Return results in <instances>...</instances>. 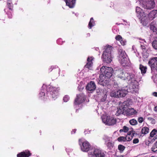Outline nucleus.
Here are the masks:
<instances>
[{"label":"nucleus","mask_w":157,"mask_h":157,"mask_svg":"<svg viewBox=\"0 0 157 157\" xmlns=\"http://www.w3.org/2000/svg\"><path fill=\"white\" fill-rule=\"evenodd\" d=\"M117 76L122 80H126L128 83L130 84V88L132 89L131 91H135L137 87L135 75L131 73H127L120 71H118Z\"/></svg>","instance_id":"f257e3e1"},{"label":"nucleus","mask_w":157,"mask_h":157,"mask_svg":"<svg viewBox=\"0 0 157 157\" xmlns=\"http://www.w3.org/2000/svg\"><path fill=\"white\" fill-rule=\"evenodd\" d=\"M100 71L102 74L100 75L99 83L103 86L106 85L112 75L113 70L111 67L103 66L100 69Z\"/></svg>","instance_id":"f03ea898"},{"label":"nucleus","mask_w":157,"mask_h":157,"mask_svg":"<svg viewBox=\"0 0 157 157\" xmlns=\"http://www.w3.org/2000/svg\"><path fill=\"white\" fill-rule=\"evenodd\" d=\"M132 90V89L130 88V87H129V89H128L127 86L125 87H123L119 89L118 90L112 91L110 94V96L111 97L117 98L124 97L126 95L128 92H133L136 91V89L135 91H131Z\"/></svg>","instance_id":"7ed1b4c3"},{"label":"nucleus","mask_w":157,"mask_h":157,"mask_svg":"<svg viewBox=\"0 0 157 157\" xmlns=\"http://www.w3.org/2000/svg\"><path fill=\"white\" fill-rule=\"evenodd\" d=\"M105 50L104 51L102 57L103 60L106 63H109L112 61L111 52L113 48L111 46L108 45L105 47Z\"/></svg>","instance_id":"20e7f679"},{"label":"nucleus","mask_w":157,"mask_h":157,"mask_svg":"<svg viewBox=\"0 0 157 157\" xmlns=\"http://www.w3.org/2000/svg\"><path fill=\"white\" fill-rule=\"evenodd\" d=\"M156 13L153 10L151 11L146 17L144 15L143 19H141V23L144 26L147 25L148 23L151 21L153 20L155 17Z\"/></svg>","instance_id":"39448f33"},{"label":"nucleus","mask_w":157,"mask_h":157,"mask_svg":"<svg viewBox=\"0 0 157 157\" xmlns=\"http://www.w3.org/2000/svg\"><path fill=\"white\" fill-rule=\"evenodd\" d=\"M78 143L80 146L81 150L83 151L87 152L89 151L90 147V144L87 141L83 142L81 139H79L78 141Z\"/></svg>","instance_id":"423d86ee"},{"label":"nucleus","mask_w":157,"mask_h":157,"mask_svg":"<svg viewBox=\"0 0 157 157\" xmlns=\"http://www.w3.org/2000/svg\"><path fill=\"white\" fill-rule=\"evenodd\" d=\"M59 90V87L56 88L52 87L49 88V94L51 95L52 98L54 100L57 98Z\"/></svg>","instance_id":"0eeeda50"},{"label":"nucleus","mask_w":157,"mask_h":157,"mask_svg":"<svg viewBox=\"0 0 157 157\" xmlns=\"http://www.w3.org/2000/svg\"><path fill=\"white\" fill-rule=\"evenodd\" d=\"M148 64L152 71H157V57H155L149 60Z\"/></svg>","instance_id":"6e6552de"},{"label":"nucleus","mask_w":157,"mask_h":157,"mask_svg":"<svg viewBox=\"0 0 157 157\" xmlns=\"http://www.w3.org/2000/svg\"><path fill=\"white\" fill-rule=\"evenodd\" d=\"M85 95L82 93L77 94L76 98L75 100L74 104L78 105L83 102L85 99Z\"/></svg>","instance_id":"1a4fd4ad"},{"label":"nucleus","mask_w":157,"mask_h":157,"mask_svg":"<svg viewBox=\"0 0 157 157\" xmlns=\"http://www.w3.org/2000/svg\"><path fill=\"white\" fill-rule=\"evenodd\" d=\"M142 6L144 8L147 9L151 10L154 8L155 6V3L154 0H148L147 1L145 4H143Z\"/></svg>","instance_id":"9d476101"},{"label":"nucleus","mask_w":157,"mask_h":157,"mask_svg":"<svg viewBox=\"0 0 157 157\" xmlns=\"http://www.w3.org/2000/svg\"><path fill=\"white\" fill-rule=\"evenodd\" d=\"M103 121L106 124L109 125H113L116 123V119L113 117L110 116H107L106 118L102 119Z\"/></svg>","instance_id":"9b49d317"},{"label":"nucleus","mask_w":157,"mask_h":157,"mask_svg":"<svg viewBox=\"0 0 157 157\" xmlns=\"http://www.w3.org/2000/svg\"><path fill=\"white\" fill-rule=\"evenodd\" d=\"M131 102H132L130 100H128L127 101H124L120 105V107L122 109L124 113H125L129 109L128 107L129 106V104L128 103Z\"/></svg>","instance_id":"f8f14e48"},{"label":"nucleus","mask_w":157,"mask_h":157,"mask_svg":"<svg viewBox=\"0 0 157 157\" xmlns=\"http://www.w3.org/2000/svg\"><path fill=\"white\" fill-rule=\"evenodd\" d=\"M92 157H105V155L101 150L95 149L92 154Z\"/></svg>","instance_id":"ddd939ff"},{"label":"nucleus","mask_w":157,"mask_h":157,"mask_svg":"<svg viewBox=\"0 0 157 157\" xmlns=\"http://www.w3.org/2000/svg\"><path fill=\"white\" fill-rule=\"evenodd\" d=\"M136 12L137 13V17L139 19H141H141H143V17H144L145 14L143 10L140 7H136Z\"/></svg>","instance_id":"4468645a"},{"label":"nucleus","mask_w":157,"mask_h":157,"mask_svg":"<svg viewBox=\"0 0 157 157\" xmlns=\"http://www.w3.org/2000/svg\"><path fill=\"white\" fill-rule=\"evenodd\" d=\"M96 88L95 84L94 82L92 81L88 83L86 86V89L90 91L94 90Z\"/></svg>","instance_id":"2eb2a0df"},{"label":"nucleus","mask_w":157,"mask_h":157,"mask_svg":"<svg viewBox=\"0 0 157 157\" xmlns=\"http://www.w3.org/2000/svg\"><path fill=\"white\" fill-rule=\"evenodd\" d=\"M31 155V153L30 151L27 150L18 153L17 156V157H29Z\"/></svg>","instance_id":"dca6fc26"},{"label":"nucleus","mask_w":157,"mask_h":157,"mask_svg":"<svg viewBox=\"0 0 157 157\" xmlns=\"http://www.w3.org/2000/svg\"><path fill=\"white\" fill-rule=\"evenodd\" d=\"M135 133V131L133 130H132L128 132L127 135L125 137L126 141H130L132 139L133 136H134Z\"/></svg>","instance_id":"f3484780"},{"label":"nucleus","mask_w":157,"mask_h":157,"mask_svg":"<svg viewBox=\"0 0 157 157\" xmlns=\"http://www.w3.org/2000/svg\"><path fill=\"white\" fill-rule=\"evenodd\" d=\"M94 58L92 57H88L87 61V63L84 66L85 68L90 69L91 67L93 64L92 61L93 60Z\"/></svg>","instance_id":"a211bd4d"},{"label":"nucleus","mask_w":157,"mask_h":157,"mask_svg":"<svg viewBox=\"0 0 157 157\" xmlns=\"http://www.w3.org/2000/svg\"><path fill=\"white\" fill-rule=\"evenodd\" d=\"M66 5L70 8H73L75 5L76 0H64Z\"/></svg>","instance_id":"6ab92c4d"},{"label":"nucleus","mask_w":157,"mask_h":157,"mask_svg":"<svg viewBox=\"0 0 157 157\" xmlns=\"http://www.w3.org/2000/svg\"><path fill=\"white\" fill-rule=\"evenodd\" d=\"M137 113V112L134 109L129 108L126 112L125 113L129 116H131Z\"/></svg>","instance_id":"aec40b11"},{"label":"nucleus","mask_w":157,"mask_h":157,"mask_svg":"<svg viewBox=\"0 0 157 157\" xmlns=\"http://www.w3.org/2000/svg\"><path fill=\"white\" fill-rule=\"evenodd\" d=\"M118 54L119 55V59L127 56V55L125 52L122 49L119 50Z\"/></svg>","instance_id":"412c9836"},{"label":"nucleus","mask_w":157,"mask_h":157,"mask_svg":"<svg viewBox=\"0 0 157 157\" xmlns=\"http://www.w3.org/2000/svg\"><path fill=\"white\" fill-rule=\"evenodd\" d=\"M120 60L121 63L123 66H125L128 63V59L127 56L121 58L119 59Z\"/></svg>","instance_id":"4be33fe9"},{"label":"nucleus","mask_w":157,"mask_h":157,"mask_svg":"<svg viewBox=\"0 0 157 157\" xmlns=\"http://www.w3.org/2000/svg\"><path fill=\"white\" fill-rule=\"evenodd\" d=\"M139 68L141 70V73L142 74L146 73L147 71V67L146 66H144L141 64L140 65Z\"/></svg>","instance_id":"5701e85b"},{"label":"nucleus","mask_w":157,"mask_h":157,"mask_svg":"<svg viewBox=\"0 0 157 157\" xmlns=\"http://www.w3.org/2000/svg\"><path fill=\"white\" fill-rule=\"evenodd\" d=\"M95 25V21L93 17L91 18L88 24V28L91 29Z\"/></svg>","instance_id":"b1692460"},{"label":"nucleus","mask_w":157,"mask_h":157,"mask_svg":"<svg viewBox=\"0 0 157 157\" xmlns=\"http://www.w3.org/2000/svg\"><path fill=\"white\" fill-rule=\"evenodd\" d=\"M149 132V128L147 127H144L142 128L141 133L142 134L145 135Z\"/></svg>","instance_id":"393cba45"},{"label":"nucleus","mask_w":157,"mask_h":157,"mask_svg":"<svg viewBox=\"0 0 157 157\" xmlns=\"http://www.w3.org/2000/svg\"><path fill=\"white\" fill-rule=\"evenodd\" d=\"M124 113V112L120 106L119 108H117V110L115 114L116 116H118L121 114H123Z\"/></svg>","instance_id":"a878e982"},{"label":"nucleus","mask_w":157,"mask_h":157,"mask_svg":"<svg viewBox=\"0 0 157 157\" xmlns=\"http://www.w3.org/2000/svg\"><path fill=\"white\" fill-rule=\"evenodd\" d=\"M56 69L57 72H58L59 71V69L58 68L57 66H52L51 67L48 69V71L50 72L53 70Z\"/></svg>","instance_id":"bb28decb"},{"label":"nucleus","mask_w":157,"mask_h":157,"mask_svg":"<svg viewBox=\"0 0 157 157\" xmlns=\"http://www.w3.org/2000/svg\"><path fill=\"white\" fill-rule=\"evenodd\" d=\"M128 128L127 127L124 126H123V129H121L119 130V132L120 133L122 132H128Z\"/></svg>","instance_id":"cd10ccee"},{"label":"nucleus","mask_w":157,"mask_h":157,"mask_svg":"<svg viewBox=\"0 0 157 157\" xmlns=\"http://www.w3.org/2000/svg\"><path fill=\"white\" fill-rule=\"evenodd\" d=\"M152 44L153 48L157 50V38L152 42Z\"/></svg>","instance_id":"c85d7f7f"},{"label":"nucleus","mask_w":157,"mask_h":157,"mask_svg":"<svg viewBox=\"0 0 157 157\" xmlns=\"http://www.w3.org/2000/svg\"><path fill=\"white\" fill-rule=\"evenodd\" d=\"M117 140L119 142H125L126 141V139L125 137L121 136L117 138Z\"/></svg>","instance_id":"c756f323"},{"label":"nucleus","mask_w":157,"mask_h":157,"mask_svg":"<svg viewBox=\"0 0 157 157\" xmlns=\"http://www.w3.org/2000/svg\"><path fill=\"white\" fill-rule=\"evenodd\" d=\"M157 143L156 142L153 145L151 148V150L152 151L157 153Z\"/></svg>","instance_id":"7c9ffc66"},{"label":"nucleus","mask_w":157,"mask_h":157,"mask_svg":"<svg viewBox=\"0 0 157 157\" xmlns=\"http://www.w3.org/2000/svg\"><path fill=\"white\" fill-rule=\"evenodd\" d=\"M129 122L131 125H135L137 124V121L135 119H132L130 120Z\"/></svg>","instance_id":"2f4dec72"},{"label":"nucleus","mask_w":157,"mask_h":157,"mask_svg":"<svg viewBox=\"0 0 157 157\" xmlns=\"http://www.w3.org/2000/svg\"><path fill=\"white\" fill-rule=\"evenodd\" d=\"M157 133V130L154 129L151 132L150 136L152 137H153L155 135H156Z\"/></svg>","instance_id":"473e14b6"},{"label":"nucleus","mask_w":157,"mask_h":157,"mask_svg":"<svg viewBox=\"0 0 157 157\" xmlns=\"http://www.w3.org/2000/svg\"><path fill=\"white\" fill-rule=\"evenodd\" d=\"M113 143L112 142H109L106 143V145L108 147L109 149H111L113 146Z\"/></svg>","instance_id":"72a5a7b5"},{"label":"nucleus","mask_w":157,"mask_h":157,"mask_svg":"<svg viewBox=\"0 0 157 157\" xmlns=\"http://www.w3.org/2000/svg\"><path fill=\"white\" fill-rule=\"evenodd\" d=\"M125 146L121 144H119L118 146V150L121 151H123L125 149Z\"/></svg>","instance_id":"f704fd0d"},{"label":"nucleus","mask_w":157,"mask_h":157,"mask_svg":"<svg viewBox=\"0 0 157 157\" xmlns=\"http://www.w3.org/2000/svg\"><path fill=\"white\" fill-rule=\"evenodd\" d=\"M147 119L151 121V123L153 124H155L156 122V121L155 119L151 117H148Z\"/></svg>","instance_id":"c9c22d12"},{"label":"nucleus","mask_w":157,"mask_h":157,"mask_svg":"<svg viewBox=\"0 0 157 157\" xmlns=\"http://www.w3.org/2000/svg\"><path fill=\"white\" fill-rule=\"evenodd\" d=\"M69 99V97L68 95H65L63 98V101L65 102H67Z\"/></svg>","instance_id":"e433bc0d"},{"label":"nucleus","mask_w":157,"mask_h":157,"mask_svg":"<svg viewBox=\"0 0 157 157\" xmlns=\"http://www.w3.org/2000/svg\"><path fill=\"white\" fill-rule=\"evenodd\" d=\"M122 37L120 35H118L116 36L115 39L119 41L122 40Z\"/></svg>","instance_id":"4c0bfd02"},{"label":"nucleus","mask_w":157,"mask_h":157,"mask_svg":"<svg viewBox=\"0 0 157 157\" xmlns=\"http://www.w3.org/2000/svg\"><path fill=\"white\" fill-rule=\"evenodd\" d=\"M7 6L9 9L12 11L13 8V4H7Z\"/></svg>","instance_id":"58836bf2"},{"label":"nucleus","mask_w":157,"mask_h":157,"mask_svg":"<svg viewBox=\"0 0 157 157\" xmlns=\"http://www.w3.org/2000/svg\"><path fill=\"white\" fill-rule=\"evenodd\" d=\"M107 98V95L106 94H105L103 96L102 98L101 99V102H104L105 101Z\"/></svg>","instance_id":"ea45409f"},{"label":"nucleus","mask_w":157,"mask_h":157,"mask_svg":"<svg viewBox=\"0 0 157 157\" xmlns=\"http://www.w3.org/2000/svg\"><path fill=\"white\" fill-rule=\"evenodd\" d=\"M144 119L142 117H139L138 118V121L140 123H142L144 121Z\"/></svg>","instance_id":"a19ab883"},{"label":"nucleus","mask_w":157,"mask_h":157,"mask_svg":"<svg viewBox=\"0 0 157 157\" xmlns=\"http://www.w3.org/2000/svg\"><path fill=\"white\" fill-rule=\"evenodd\" d=\"M7 15L8 16V18L10 19L12 18V13L10 12H8L7 13Z\"/></svg>","instance_id":"79ce46f5"},{"label":"nucleus","mask_w":157,"mask_h":157,"mask_svg":"<svg viewBox=\"0 0 157 157\" xmlns=\"http://www.w3.org/2000/svg\"><path fill=\"white\" fill-rule=\"evenodd\" d=\"M120 42L122 45L124 46L125 45L126 41L124 40L123 38H122V40H121Z\"/></svg>","instance_id":"37998d69"},{"label":"nucleus","mask_w":157,"mask_h":157,"mask_svg":"<svg viewBox=\"0 0 157 157\" xmlns=\"http://www.w3.org/2000/svg\"><path fill=\"white\" fill-rule=\"evenodd\" d=\"M139 142V140L138 138L134 139L133 140V144H136L138 143Z\"/></svg>","instance_id":"c03bdc74"},{"label":"nucleus","mask_w":157,"mask_h":157,"mask_svg":"<svg viewBox=\"0 0 157 157\" xmlns=\"http://www.w3.org/2000/svg\"><path fill=\"white\" fill-rule=\"evenodd\" d=\"M150 28L151 30H152L153 32H155V30H156V28L154 26H151Z\"/></svg>","instance_id":"a18cd8bd"},{"label":"nucleus","mask_w":157,"mask_h":157,"mask_svg":"<svg viewBox=\"0 0 157 157\" xmlns=\"http://www.w3.org/2000/svg\"><path fill=\"white\" fill-rule=\"evenodd\" d=\"M141 47L142 49V50H144V51L146 49V47L142 45H141Z\"/></svg>","instance_id":"49530a36"},{"label":"nucleus","mask_w":157,"mask_h":157,"mask_svg":"<svg viewBox=\"0 0 157 157\" xmlns=\"http://www.w3.org/2000/svg\"><path fill=\"white\" fill-rule=\"evenodd\" d=\"M13 4L11 0H7V4Z\"/></svg>","instance_id":"de8ad7c7"},{"label":"nucleus","mask_w":157,"mask_h":157,"mask_svg":"<svg viewBox=\"0 0 157 157\" xmlns=\"http://www.w3.org/2000/svg\"><path fill=\"white\" fill-rule=\"evenodd\" d=\"M153 95L155 97H157V92H154L153 93Z\"/></svg>","instance_id":"09e8293b"},{"label":"nucleus","mask_w":157,"mask_h":157,"mask_svg":"<svg viewBox=\"0 0 157 157\" xmlns=\"http://www.w3.org/2000/svg\"><path fill=\"white\" fill-rule=\"evenodd\" d=\"M96 92L98 94H99L100 93V90L99 89H97L96 90Z\"/></svg>","instance_id":"8fccbe9b"},{"label":"nucleus","mask_w":157,"mask_h":157,"mask_svg":"<svg viewBox=\"0 0 157 157\" xmlns=\"http://www.w3.org/2000/svg\"><path fill=\"white\" fill-rule=\"evenodd\" d=\"M154 111L155 112H157V105L154 107Z\"/></svg>","instance_id":"3c124183"},{"label":"nucleus","mask_w":157,"mask_h":157,"mask_svg":"<svg viewBox=\"0 0 157 157\" xmlns=\"http://www.w3.org/2000/svg\"><path fill=\"white\" fill-rule=\"evenodd\" d=\"M40 95H43V96H44L45 94L43 92H41L40 93Z\"/></svg>","instance_id":"603ef678"},{"label":"nucleus","mask_w":157,"mask_h":157,"mask_svg":"<svg viewBox=\"0 0 157 157\" xmlns=\"http://www.w3.org/2000/svg\"><path fill=\"white\" fill-rule=\"evenodd\" d=\"M76 129H74V130H72V134H74L75 133V132H76Z\"/></svg>","instance_id":"864d4df0"},{"label":"nucleus","mask_w":157,"mask_h":157,"mask_svg":"<svg viewBox=\"0 0 157 157\" xmlns=\"http://www.w3.org/2000/svg\"><path fill=\"white\" fill-rule=\"evenodd\" d=\"M157 137V135H156L155 136L154 138H155V139H156Z\"/></svg>","instance_id":"5fc2aeb1"},{"label":"nucleus","mask_w":157,"mask_h":157,"mask_svg":"<svg viewBox=\"0 0 157 157\" xmlns=\"http://www.w3.org/2000/svg\"><path fill=\"white\" fill-rule=\"evenodd\" d=\"M154 118H155V117H156L155 116V115H154Z\"/></svg>","instance_id":"6e6d98bb"},{"label":"nucleus","mask_w":157,"mask_h":157,"mask_svg":"<svg viewBox=\"0 0 157 157\" xmlns=\"http://www.w3.org/2000/svg\"><path fill=\"white\" fill-rule=\"evenodd\" d=\"M53 147V149H54V146Z\"/></svg>","instance_id":"4d7b16f0"}]
</instances>
